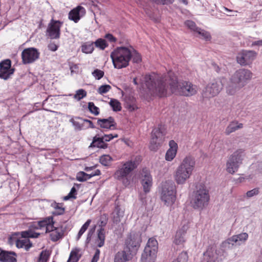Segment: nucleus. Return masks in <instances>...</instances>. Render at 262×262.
<instances>
[{"label": "nucleus", "instance_id": "59", "mask_svg": "<svg viewBox=\"0 0 262 262\" xmlns=\"http://www.w3.org/2000/svg\"><path fill=\"white\" fill-rule=\"evenodd\" d=\"M105 38L108 39L110 42H114L116 41V38L111 34H106Z\"/></svg>", "mask_w": 262, "mask_h": 262}, {"label": "nucleus", "instance_id": "38", "mask_svg": "<svg viewBox=\"0 0 262 262\" xmlns=\"http://www.w3.org/2000/svg\"><path fill=\"white\" fill-rule=\"evenodd\" d=\"M109 103L110 105L112 107L114 111L118 112L121 111V103L118 100L115 99H111Z\"/></svg>", "mask_w": 262, "mask_h": 262}, {"label": "nucleus", "instance_id": "54", "mask_svg": "<svg viewBox=\"0 0 262 262\" xmlns=\"http://www.w3.org/2000/svg\"><path fill=\"white\" fill-rule=\"evenodd\" d=\"M32 229H29L28 230L24 231L21 232V236L24 238H31Z\"/></svg>", "mask_w": 262, "mask_h": 262}, {"label": "nucleus", "instance_id": "32", "mask_svg": "<svg viewBox=\"0 0 262 262\" xmlns=\"http://www.w3.org/2000/svg\"><path fill=\"white\" fill-rule=\"evenodd\" d=\"M105 238L104 229L103 228H100L98 231L97 239L96 242L98 247H101L104 245Z\"/></svg>", "mask_w": 262, "mask_h": 262}, {"label": "nucleus", "instance_id": "53", "mask_svg": "<svg viewBox=\"0 0 262 262\" xmlns=\"http://www.w3.org/2000/svg\"><path fill=\"white\" fill-rule=\"evenodd\" d=\"M118 135L115 134V135H113L112 134H109V135H105L101 137V139L103 141V142H108L111 141L112 139H113L114 138H117Z\"/></svg>", "mask_w": 262, "mask_h": 262}, {"label": "nucleus", "instance_id": "24", "mask_svg": "<svg viewBox=\"0 0 262 262\" xmlns=\"http://www.w3.org/2000/svg\"><path fill=\"white\" fill-rule=\"evenodd\" d=\"M85 13V9L82 6H78L70 12L69 18L75 23H77L80 19V17L84 14Z\"/></svg>", "mask_w": 262, "mask_h": 262}, {"label": "nucleus", "instance_id": "62", "mask_svg": "<svg viewBox=\"0 0 262 262\" xmlns=\"http://www.w3.org/2000/svg\"><path fill=\"white\" fill-rule=\"evenodd\" d=\"M40 235V233L34 232L32 230L31 231V238H37Z\"/></svg>", "mask_w": 262, "mask_h": 262}, {"label": "nucleus", "instance_id": "3", "mask_svg": "<svg viewBox=\"0 0 262 262\" xmlns=\"http://www.w3.org/2000/svg\"><path fill=\"white\" fill-rule=\"evenodd\" d=\"M140 158L136 157L127 161L121 163L114 173V177L120 181L122 184L127 186L130 184V176L132 172L138 167Z\"/></svg>", "mask_w": 262, "mask_h": 262}, {"label": "nucleus", "instance_id": "20", "mask_svg": "<svg viewBox=\"0 0 262 262\" xmlns=\"http://www.w3.org/2000/svg\"><path fill=\"white\" fill-rule=\"evenodd\" d=\"M141 184L145 193L150 191L152 185V179L149 172L146 169H143L141 173Z\"/></svg>", "mask_w": 262, "mask_h": 262}, {"label": "nucleus", "instance_id": "61", "mask_svg": "<svg viewBox=\"0 0 262 262\" xmlns=\"http://www.w3.org/2000/svg\"><path fill=\"white\" fill-rule=\"evenodd\" d=\"M46 259H47L46 255L45 254H43V252L42 251L40 254L39 260V261L42 262L45 260H46Z\"/></svg>", "mask_w": 262, "mask_h": 262}, {"label": "nucleus", "instance_id": "29", "mask_svg": "<svg viewBox=\"0 0 262 262\" xmlns=\"http://www.w3.org/2000/svg\"><path fill=\"white\" fill-rule=\"evenodd\" d=\"M90 148L97 147L99 148L105 149L107 147V144L103 142L101 137L95 136L93 139V141L89 146Z\"/></svg>", "mask_w": 262, "mask_h": 262}, {"label": "nucleus", "instance_id": "28", "mask_svg": "<svg viewBox=\"0 0 262 262\" xmlns=\"http://www.w3.org/2000/svg\"><path fill=\"white\" fill-rule=\"evenodd\" d=\"M132 257L125 251H119L115 256L114 262H128Z\"/></svg>", "mask_w": 262, "mask_h": 262}, {"label": "nucleus", "instance_id": "22", "mask_svg": "<svg viewBox=\"0 0 262 262\" xmlns=\"http://www.w3.org/2000/svg\"><path fill=\"white\" fill-rule=\"evenodd\" d=\"M1 262H17V254L12 251L3 250L0 253Z\"/></svg>", "mask_w": 262, "mask_h": 262}, {"label": "nucleus", "instance_id": "2", "mask_svg": "<svg viewBox=\"0 0 262 262\" xmlns=\"http://www.w3.org/2000/svg\"><path fill=\"white\" fill-rule=\"evenodd\" d=\"M195 166V161L191 156H186L177 167L173 178L178 185L185 184L192 176Z\"/></svg>", "mask_w": 262, "mask_h": 262}, {"label": "nucleus", "instance_id": "1", "mask_svg": "<svg viewBox=\"0 0 262 262\" xmlns=\"http://www.w3.org/2000/svg\"><path fill=\"white\" fill-rule=\"evenodd\" d=\"M145 83L152 95L165 97L170 93L185 96H191L196 94L198 88L188 81L178 82L177 77L171 71L164 77L157 74L146 75Z\"/></svg>", "mask_w": 262, "mask_h": 262}, {"label": "nucleus", "instance_id": "4", "mask_svg": "<svg viewBox=\"0 0 262 262\" xmlns=\"http://www.w3.org/2000/svg\"><path fill=\"white\" fill-rule=\"evenodd\" d=\"M133 47H120L114 49L110 56L115 68L121 69L127 67L132 59Z\"/></svg>", "mask_w": 262, "mask_h": 262}, {"label": "nucleus", "instance_id": "21", "mask_svg": "<svg viewBox=\"0 0 262 262\" xmlns=\"http://www.w3.org/2000/svg\"><path fill=\"white\" fill-rule=\"evenodd\" d=\"M97 124L104 129H114L116 128V123L112 117H109L106 119H98Z\"/></svg>", "mask_w": 262, "mask_h": 262}, {"label": "nucleus", "instance_id": "23", "mask_svg": "<svg viewBox=\"0 0 262 262\" xmlns=\"http://www.w3.org/2000/svg\"><path fill=\"white\" fill-rule=\"evenodd\" d=\"M242 87L239 85L236 81H233L230 77L228 82L227 83L226 87V93L228 96L235 95Z\"/></svg>", "mask_w": 262, "mask_h": 262}, {"label": "nucleus", "instance_id": "63", "mask_svg": "<svg viewBox=\"0 0 262 262\" xmlns=\"http://www.w3.org/2000/svg\"><path fill=\"white\" fill-rule=\"evenodd\" d=\"M130 111H134L136 108V106L135 104H127L126 106Z\"/></svg>", "mask_w": 262, "mask_h": 262}, {"label": "nucleus", "instance_id": "36", "mask_svg": "<svg viewBox=\"0 0 262 262\" xmlns=\"http://www.w3.org/2000/svg\"><path fill=\"white\" fill-rule=\"evenodd\" d=\"M99 161L102 165L105 166H108L111 165L113 159L110 155H104L100 157Z\"/></svg>", "mask_w": 262, "mask_h": 262}, {"label": "nucleus", "instance_id": "48", "mask_svg": "<svg viewBox=\"0 0 262 262\" xmlns=\"http://www.w3.org/2000/svg\"><path fill=\"white\" fill-rule=\"evenodd\" d=\"M92 75L95 77V78L97 80L100 79L102 77H103L104 75V73L103 71H101L99 69H95L92 73Z\"/></svg>", "mask_w": 262, "mask_h": 262}, {"label": "nucleus", "instance_id": "14", "mask_svg": "<svg viewBox=\"0 0 262 262\" xmlns=\"http://www.w3.org/2000/svg\"><path fill=\"white\" fill-rule=\"evenodd\" d=\"M53 217L52 216V222L47 226L46 233H49L50 239L53 242H56L63 236L64 231L62 227H55Z\"/></svg>", "mask_w": 262, "mask_h": 262}, {"label": "nucleus", "instance_id": "55", "mask_svg": "<svg viewBox=\"0 0 262 262\" xmlns=\"http://www.w3.org/2000/svg\"><path fill=\"white\" fill-rule=\"evenodd\" d=\"M100 250L97 249L95 251L94 255L93 256L91 262H97L99 259Z\"/></svg>", "mask_w": 262, "mask_h": 262}, {"label": "nucleus", "instance_id": "34", "mask_svg": "<svg viewBox=\"0 0 262 262\" xmlns=\"http://www.w3.org/2000/svg\"><path fill=\"white\" fill-rule=\"evenodd\" d=\"M94 50L93 42H86L81 46V51L85 54H91Z\"/></svg>", "mask_w": 262, "mask_h": 262}, {"label": "nucleus", "instance_id": "45", "mask_svg": "<svg viewBox=\"0 0 262 262\" xmlns=\"http://www.w3.org/2000/svg\"><path fill=\"white\" fill-rule=\"evenodd\" d=\"M88 108L89 111L95 115L99 114V108L96 106L93 102H90L89 103Z\"/></svg>", "mask_w": 262, "mask_h": 262}, {"label": "nucleus", "instance_id": "13", "mask_svg": "<svg viewBox=\"0 0 262 262\" xmlns=\"http://www.w3.org/2000/svg\"><path fill=\"white\" fill-rule=\"evenodd\" d=\"M40 56V52L35 48L25 49L21 52L22 62L24 64H31L37 60Z\"/></svg>", "mask_w": 262, "mask_h": 262}, {"label": "nucleus", "instance_id": "17", "mask_svg": "<svg viewBox=\"0 0 262 262\" xmlns=\"http://www.w3.org/2000/svg\"><path fill=\"white\" fill-rule=\"evenodd\" d=\"M188 222L184 223L176 232L173 243L176 245L183 246L186 241V234L189 229Z\"/></svg>", "mask_w": 262, "mask_h": 262}, {"label": "nucleus", "instance_id": "51", "mask_svg": "<svg viewBox=\"0 0 262 262\" xmlns=\"http://www.w3.org/2000/svg\"><path fill=\"white\" fill-rule=\"evenodd\" d=\"M259 188H255L251 190L248 191L246 193V196L248 198H250L257 195L259 193Z\"/></svg>", "mask_w": 262, "mask_h": 262}, {"label": "nucleus", "instance_id": "9", "mask_svg": "<svg viewBox=\"0 0 262 262\" xmlns=\"http://www.w3.org/2000/svg\"><path fill=\"white\" fill-rule=\"evenodd\" d=\"M141 242V234L139 232H132L125 240L124 251L133 256L136 255Z\"/></svg>", "mask_w": 262, "mask_h": 262}, {"label": "nucleus", "instance_id": "8", "mask_svg": "<svg viewBox=\"0 0 262 262\" xmlns=\"http://www.w3.org/2000/svg\"><path fill=\"white\" fill-rule=\"evenodd\" d=\"M158 242L154 238L148 239L142 254L141 262H155L157 257Z\"/></svg>", "mask_w": 262, "mask_h": 262}, {"label": "nucleus", "instance_id": "47", "mask_svg": "<svg viewBox=\"0 0 262 262\" xmlns=\"http://www.w3.org/2000/svg\"><path fill=\"white\" fill-rule=\"evenodd\" d=\"M76 189L74 187H73L71 189L70 193L66 196L64 197L63 200L67 201L70 199H75L76 198Z\"/></svg>", "mask_w": 262, "mask_h": 262}, {"label": "nucleus", "instance_id": "56", "mask_svg": "<svg viewBox=\"0 0 262 262\" xmlns=\"http://www.w3.org/2000/svg\"><path fill=\"white\" fill-rule=\"evenodd\" d=\"M48 49L51 51H56L58 49V46L54 42H51L48 45Z\"/></svg>", "mask_w": 262, "mask_h": 262}, {"label": "nucleus", "instance_id": "11", "mask_svg": "<svg viewBox=\"0 0 262 262\" xmlns=\"http://www.w3.org/2000/svg\"><path fill=\"white\" fill-rule=\"evenodd\" d=\"M165 135L164 128L162 125L153 129L149 145L150 150L156 151L162 145L165 140Z\"/></svg>", "mask_w": 262, "mask_h": 262}, {"label": "nucleus", "instance_id": "57", "mask_svg": "<svg viewBox=\"0 0 262 262\" xmlns=\"http://www.w3.org/2000/svg\"><path fill=\"white\" fill-rule=\"evenodd\" d=\"M77 119L81 120L83 122V123H84V122L88 123L89 124V126L88 127L91 128H95V126L94 125L93 122L91 120H89L88 119H82V118H81L80 117H78Z\"/></svg>", "mask_w": 262, "mask_h": 262}, {"label": "nucleus", "instance_id": "40", "mask_svg": "<svg viewBox=\"0 0 262 262\" xmlns=\"http://www.w3.org/2000/svg\"><path fill=\"white\" fill-rule=\"evenodd\" d=\"M86 96V92L83 89H79L76 91L75 94L73 95V98L77 101H80Z\"/></svg>", "mask_w": 262, "mask_h": 262}, {"label": "nucleus", "instance_id": "41", "mask_svg": "<svg viewBox=\"0 0 262 262\" xmlns=\"http://www.w3.org/2000/svg\"><path fill=\"white\" fill-rule=\"evenodd\" d=\"M188 255L185 252H181L176 258L174 259L171 262H187Z\"/></svg>", "mask_w": 262, "mask_h": 262}, {"label": "nucleus", "instance_id": "12", "mask_svg": "<svg viewBox=\"0 0 262 262\" xmlns=\"http://www.w3.org/2000/svg\"><path fill=\"white\" fill-rule=\"evenodd\" d=\"M253 73L246 69H240L236 70L231 76L233 81H236L242 88L246 85L252 79Z\"/></svg>", "mask_w": 262, "mask_h": 262}, {"label": "nucleus", "instance_id": "43", "mask_svg": "<svg viewBox=\"0 0 262 262\" xmlns=\"http://www.w3.org/2000/svg\"><path fill=\"white\" fill-rule=\"evenodd\" d=\"M70 122H71L73 125L74 127L75 130H80L83 128L84 124L83 123H80L78 121L75 120L73 118H72L70 120Z\"/></svg>", "mask_w": 262, "mask_h": 262}, {"label": "nucleus", "instance_id": "6", "mask_svg": "<svg viewBox=\"0 0 262 262\" xmlns=\"http://www.w3.org/2000/svg\"><path fill=\"white\" fill-rule=\"evenodd\" d=\"M244 157V150L241 149L236 150L229 157L226 164V169L227 172L233 174L237 171L243 163Z\"/></svg>", "mask_w": 262, "mask_h": 262}, {"label": "nucleus", "instance_id": "60", "mask_svg": "<svg viewBox=\"0 0 262 262\" xmlns=\"http://www.w3.org/2000/svg\"><path fill=\"white\" fill-rule=\"evenodd\" d=\"M100 174H101V171L99 169H96L94 172H92L91 173H90L91 178L93 177H94V176H99Z\"/></svg>", "mask_w": 262, "mask_h": 262}, {"label": "nucleus", "instance_id": "52", "mask_svg": "<svg viewBox=\"0 0 262 262\" xmlns=\"http://www.w3.org/2000/svg\"><path fill=\"white\" fill-rule=\"evenodd\" d=\"M158 5H168L172 4L174 0H149Z\"/></svg>", "mask_w": 262, "mask_h": 262}, {"label": "nucleus", "instance_id": "16", "mask_svg": "<svg viewBox=\"0 0 262 262\" xmlns=\"http://www.w3.org/2000/svg\"><path fill=\"white\" fill-rule=\"evenodd\" d=\"M62 22L52 19L47 29L48 35L51 39H58L60 37V28Z\"/></svg>", "mask_w": 262, "mask_h": 262}, {"label": "nucleus", "instance_id": "33", "mask_svg": "<svg viewBox=\"0 0 262 262\" xmlns=\"http://www.w3.org/2000/svg\"><path fill=\"white\" fill-rule=\"evenodd\" d=\"M51 206L56 210L53 212V214L55 215H59L63 214L64 213L65 209L62 207V204L54 202L51 204Z\"/></svg>", "mask_w": 262, "mask_h": 262}, {"label": "nucleus", "instance_id": "5", "mask_svg": "<svg viewBox=\"0 0 262 262\" xmlns=\"http://www.w3.org/2000/svg\"><path fill=\"white\" fill-rule=\"evenodd\" d=\"M209 199L208 190L204 185L200 184L193 193L191 204L194 209H202L208 205Z\"/></svg>", "mask_w": 262, "mask_h": 262}, {"label": "nucleus", "instance_id": "10", "mask_svg": "<svg viewBox=\"0 0 262 262\" xmlns=\"http://www.w3.org/2000/svg\"><path fill=\"white\" fill-rule=\"evenodd\" d=\"M223 79L224 78L215 79L209 82L202 92L203 97L211 98L217 96L223 89Z\"/></svg>", "mask_w": 262, "mask_h": 262}, {"label": "nucleus", "instance_id": "64", "mask_svg": "<svg viewBox=\"0 0 262 262\" xmlns=\"http://www.w3.org/2000/svg\"><path fill=\"white\" fill-rule=\"evenodd\" d=\"M252 46H262V39L253 42Z\"/></svg>", "mask_w": 262, "mask_h": 262}, {"label": "nucleus", "instance_id": "19", "mask_svg": "<svg viewBox=\"0 0 262 262\" xmlns=\"http://www.w3.org/2000/svg\"><path fill=\"white\" fill-rule=\"evenodd\" d=\"M11 66L10 59H6L0 63V78L6 80L10 78L14 71Z\"/></svg>", "mask_w": 262, "mask_h": 262}, {"label": "nucleus", "instance_id": "58", "mask_svg": "<svg viewBox=\"0 0 262 262\" xmlns=\"http://www.w3.org/2000/svg\"><path fill=\"white\" fill-rule=\"evenodd\" d=\"M95 228H96V226H94V227L93 228H92L90 230H89V231L88 233L87 238H86V241H88V242L89 241H90L92 235L94 233L95 230Z\"/></svg>", "mask_w": 262, "mask_h": 262}, {"label": "nucleus", "instance_id": "25", "mask_svg": "<svg viewBox=\"0 0 262 262\" xmlns=\"http://www.w3.org/2000/svg\"><path fill=\"white\" fill-rule=\"evenodd\" d=\"M169 148L165 155V160L167 161H171L177 155L178 146L177 143L173 140L169 141Z\"/></svg>", "mask_w": 262, "mask_h": 262}, {"label": "nucleus", "instance_id": "46", "mask_svg": "<svg viewBox=\"0 0 262 262\" xmlns=\"http://www.w3.org/2000/svg\"><path fill=\"white\" fill-rule=\"evenodd\" d=\"M108 221V218L106 214H104L101 215L99 222L98 225L100 228H103L105 226Z\"/></svg>", "mask_w": 262, "mask_h": 262}, {"label": "nucleus", "instance_id": "37", "mask_svg": "<svg viewBox=\"0 0 262 262\" xmlns=\"http://www.w3.org/2000/svg\"><path fill=\"white\" fill-rule=\"evenodd\" d=\"M93 43L95 44L96 47L102 50H104L108 46L106 40L102 38H99Z\"/></svg>", "mask_w": 262, "mask_h": 262}, {"label": "nucleus", "instance_id": "50", "mask_svg": "<svg viewBox=\"0 0 262 262\" xmlns=\"http://www.w3.org/2000/svg\"><path fill=\"white\" fill-rule=\"evenodd\" d=\"M196 32L198 33L199 34L201 35L206 40H210L211 38V36L209 33L204 30H201L200 28H199L198 30H196Z\"/></svg>", "mask_w": 262, "mask_h": 262}, {"label": "nucleus", "instance_id": "49", "mask_svg": "<svg viewBox=\"0 0 262 262\" xmlns=\"http://www.w3.org/2000/svg\"><path fill=\"white\" fill-rule=\"evenodd\" d=\"M185 25L188 28H189L190 30L194 31V32H196V30H198L199 29V28H198L196 26V25L195 24L194 22H193V21L192 20H187L185 22Z\"/></svg>", "mask_w": 262, "mask_h": 262}, {"label": "nucleus", "instance_id": "42", "mask_svg": "<svg viewBox=\"0 0 262 262\" xmlns=\"http://www.w3.org/2000/svg\"><path fill=\"white\" fill-rule=\"evenodd\" d=\"M133 51H132V58L133 59V61L135 63H140L142 61L141 55L133 48Z\"/></svg>", "mask_w": 262, "mask_h": 262}, {"label": "nucleus", "instance_id": "18", "mask_svg": "<svg viewBox=\"0 0 262 262\" xmlns=\"http://www.w3.org/2000/svg\"><path fill=\"white\" fill-rule=\"evenodd\" d=\"M248 234L246 232L235 235L227 239L222 243V246L225 248H230L234 244L240 245L241 243H244L247 240Z\"/></svg>", "mask_w": 262, "mask_h": 262}, {"label": "nucleus", "instance_id": "26", "mask_svg": "<svg viewBox=\"0 0 262 262\" xmlns=\"http://www.w3.org/2000/svg\"><path fill=\"white\" fill-rule=\"evenodd\" d=\"M52 222V216H48L45 218H43L42 220L33 223L30 227V229H35V230H41L42 229L45 228L46 229L47 226L50 222Z\"/></svg>", "mask_w": 262, "mask_h": 262}, {"label": "nucleus", "instance_id": "27", "mask_svg": "<svg viewBox=\"0 0 262 262\" xmlns=\"http://www.w3.org/2000/svg\"><path fill=\"white\" fill-rule=\"evenodd\" d=\"M243 124L239 123L237 120H233L231 121L228 126L226 127L225 134L226 135H229L232 133L243 128Z\"/></svg>", "mask_w": 262, "mask_h": 262}, {"label": "nucleus", "instance_id": "44", "mask_svg": "<svg viewBox=\"0 0 262 262\" xmlns=\"http://www.w3.org/2000/svg\"><path fill=\"white\" fill-rule=\"evenodd\" d=\"M111 89V86L108 84H104L100 86L97 90L99 94L103 95L106 93Z\"/></svg>", "mask_w": 262, "mask_h": 262}, {"label": "nucleus", "instance_id": "7", "mask_svg": "<svg viewBox=\"0 0 262 262\" xmlns=\"http://www.w3.org/2000/svg\"><path fill=\"white\" fill-rule=\"evenodd\" d=\"M176 187L172 181H166L162 185L161 200L167 206L171 205L176 200Z\"/></svg>", "mask_w": 262, "mask_h": 262}, {"label": "nucleus", "instance_id": "30", "mask_svg": "<svg viewBox=\"0 0 262 262\" xmlns=\"http://www.w3.org/2000/svg\"><path fill=\"white\" fill-rule=\"evenodd\" d=\"M16 246L18 248H25L26 250L28 251L32 246V244L28 238L17 239Z\"/></svg>", "mask_w": 262, "mask_h": 262}, {"label": "nucleus", "instance_id": "39", "mask_svg": "<svg viewBox=\"0 0 262 262\" xmlns=\"http://www.w3.org/2000/svg\"><path fill=\"white\" fill-rule=\"evenodd\" d=\"M91 179L90 174L83 171H80L77 173L76 180L79 182H84Z\"/></svg>", "mask_w": 262, "mask_h": 262}, {"label": "nucleus", "instance_id": "31", "mask_svg": "<svg viewBox=\"0 0 262 262\" xmlns=\"http://www.w3.org/2000/svg\"><path fill=\"white\" fill-rule=\"evenodd\" d=\"M205 256L206 258L205 262H219V261L222 260V258L219 257L217 251L211 253L207 252Z\"/></svg>", "mask_w": 262, "mask_h": 262}, {"label": "nucleus", "instance_id": "15", "mask_svg": "<svg viewBox=\"0 0 262 262\" xmlns=\"http://www.w3.org/2000/svg\"><path fill=\"white\" fill-rule=\"evenodd\" d=\"M256 53L253 51L243 50L239 52L236 56V61L242 66L251 64L255 59Z\"/></svg>", "mask_w": 262, "mask_h": 262}, {"label": "nucleus", "instance_id": "35", "mask_svg": "<svg viewBox=\"0 0 262 262\" xmlns=\"http://www.w3.org/2000/svg\"><path fill=\"white\" fill-rule=\"evenodd\" d=\"M79 250L78 249H73L70 253L67 262H77L80 257L78 256Z\"/></svg>", "mask_w": 262, "mask_h": 262}]
</instances>
